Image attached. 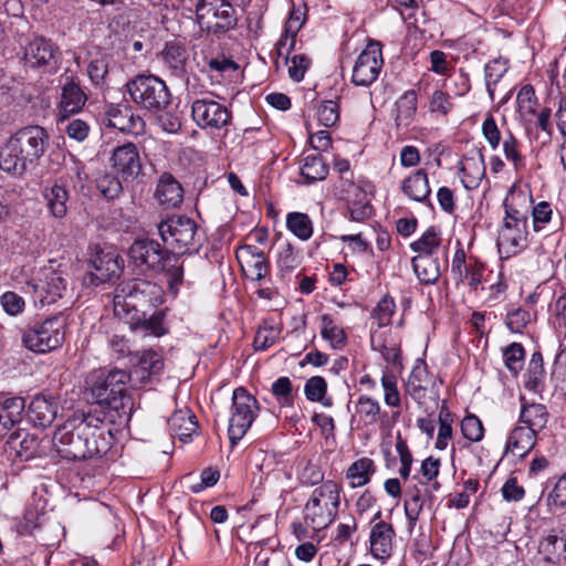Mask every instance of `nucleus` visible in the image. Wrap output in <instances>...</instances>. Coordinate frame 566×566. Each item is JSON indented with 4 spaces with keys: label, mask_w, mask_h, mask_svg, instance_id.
Returning <instances> with one entry per match:
<instances>
[{
    "label": "nucleus",
    "mask_w": 566,
    "mask_h": 566,
    "mask_svg": "<svg viewBox=\"0 0 566 566\" xmlns=\"http://www.w3.org/2000/svg\"><path fill=\"white\" fill-rule=\"evenodd\" d=\"M53 443L63 459H99L109 453L114 436L98 415L82 412L75 413L56 429Z\"/></svg>",
    "instance_id": "f257e3e1"
},
{
    "label": "nucleus",
    "mask_w": 566,
    "mask_h": 566,
    "mask_svg": "<svg viewBox=\"0 0 566 566\" xmlns=\"http://www.w3.org/2000/svg\"><path fill=\"white\" fill-rule=\"evenodd\" d=\"M129 371L120 368H99L86 379L87 389L95 403L107 410L113 422L127 423L133 413Z\"/></svg>",
    "instance_id": "f03ea898"
},
{
    "label": "nucleus",
    "mask_w": 566,
    "mask_h": 566,
    "mask_svg": "<svg viewBox=\"0 0 566 566\" xmlns=\"http://www.w3.org/2000/svg\"><path fill=\"white\" fill-rule=\"evenodd\" d=\"M504 217L496 240L501 255L511 258L520 254L530 244L528 218L530 206L523 193L506 197L503 202Z\"/></svg>",
    "instance_id": "7ed1b4c3"
},
{
    "label": "nucleus",
    "mask_w": 566,
    "mask_h": 566,
    "mask_svg": "<svg viewBox=\"0 0 566 566\" xmlns=\"http://www.w3.org/2000/svg\"><path fill=\"white\" fill-rule=\"evenodd\" d=\"M159 234L174 254L197 253L202 244L205 234L197 222L186 216H172L160 222Z\"/></svg>",
    "instance_id": "20e7f679"
},
{
    "label": "nucleus",
    "mask_w": 566,
    "mask_h": 566,
    "mask_svg": "<svg viewBox=\"0 0 566 566\" xmlns=\"http://www.w3.org/2000/svg\"><path fill=\"white\" fill-rule=\"evenodd\" d=\"M340 486L332 481H325L314 489L304 507L305 523L314 531H321L331 525L340 504Z\"/></svg>",
    "instance_id": "39448f33"
},
{
    "label": "nucleus",
    "mask_w": 566,
    "mask_h": 566,
    "mask_svg": "<svg viewBox=\"0 0 566 566\" xmlns=\"http://www.w3.org/2000/svg\"><path fill=\"white\" fill-rule=\"evenodd\" d=\"M22 346L35 354H46L62 346L65 337V321L51 316L20 329Z\"/></svg>",
    "instance_id": "423d86ee"
},
{
    "label": "nucleus",
    "mask_w": 566,
    "mask_h": 566,
    "mask_svg": "<svg viewBox=\"0 0 566 566\" xmlns=\"http://www.w3.org/2000/svg\"><path fill=\"white\" fill-rule=\"evenodd\" d=\"M159 294V286L145 280H132L120 283L115 289L113 297L114 312L117 316H133L145 312L147 306L154 305Z\"/></svg>",
    "instance_id": "0eeeda50"
},
{
    "label": "nucleus",
    "mask_w": 566,
    "mask_h": 566,
    "mask_svg": "<svg viewBox=\"0 0 566 566\" xmlns=\"http://www.w3.org/2000/svg\"><path fill=\"white\" fill-rule=\"evenodd\" d=\"M126 87L133 102L147 111H160L170 103L166 83L153 73H139Z\"/></svg>",
    "instance_id": "6e6552de"
},
{
    "label": "nucleus",
    "mask_w": 566,
    "mask_h": 566,
    "mask_svg": "<svg viewBox=\"0 0 566 566\" xmlns=\"http://www.w3.org/2000/svg\"><path fill=\"white\" fill-rule=\"evenodd\" d=\"M259 410L258 400L245 388L239 387L233 390L228 427V436L232 444H237L245 436Z\"/></svg>",
    "instance_id": "1a4fd4ad"
},
{
    "label": "nucleus",
    "mask_w": 566,
    "mask_h": 566,
    "mask_svg": "<svg viewBox=\"0 0 566 566\" xmlns=\"http://www.w3.org/2000/svg\"><path fill=\"white\" fill-rule=\"evenodd\" d=\"M88 268L83 276V285L95 287L118 279L123 270V260L115 252H105L99 245L90 247Z\"/></svg>",
    "instance_id": "9d476101"
},
{
    "label": "nucleus",
    "mask_w": 566,
    "mask_h": 566,
    "mask_svg": "<svg viewBox=\"0 0 566 566\" xmlns=\"http://www.w3.org/2000/svg\"><path fill=\"white\" fill-rule=\"evenodd\" d=\"M191 116L198 127L210 132L222 129L232 118L227 106L208 98L196 99L192 103Z\"/></svg>",
    "instance_id": "9b49d317"
},
{
    "label": "nucleus",
    "mask_w": 566,
    "mask_h": 566,
    "mask_svg": "<svg viewBox=\"0 0 566 566\" xmlns=\"http://www.w3.org/2000/svg\"><path fill=\"white\" fill-rule=\"evenodd\" d=\"M49 136L40 126H28L17 132L9 140L21 154L28 166L33 165L43 154Z\"/></svg>",
    "instance_id": "f8f14e48"
},
{
    "label": "nucleus",
    "mask_w": 566,
    "mask_h": 566,
    "mask_svg": "<svg viewBox=\"0 0 566 566\" xmlns=\"http://www.w3.org/2000/svg\"><path fill=\"white\" fill-rule=\"evenodd\" d=\"M169 252L153 239H136L128 250L132 263L144 271H158Z\"/></svg>",
    "instance_id": "ddd939ff"
},
{
    "label": "nucleus",
    "mask_w": 566,
    "mask_h": 566,
    "mask_svg": "<svg viewBox=\"0 0 566 566\" xmlns=\"http://www.w3.org/2000/svg\"><path fill=\"white\" fill-rule=\"evenodd\" d=\"M104 124L135 136L145 133L146 123L128 104H111L104 112Z\"/></svg>",
    "instance_id": "4468645a"
},
{
    "label": "nucleus",
    "mask_w": 566,
    "mask_h": 566,
    "mask_svg": "<svg viewBox=\"0 0 566 566\" xmlns=\"http://www.w3.org/2000/svg\"><path fill=\"white\" fill-rule=\"evenodd\" d=\"M484 263L475 256L467 260L465 251L460 241H457V250L451 262V273L458 282L464 283L476 291L482 283Z\"/></svg>",
    "instance_id": "2eb2a0df"
},
{
    "label": "nucleus",
    "mask_w": 566,
    "mask_h": 566,
    "mask_svg": "<svg viewBox=\"0 0 566 566\" xmlns=\"http://www.w3.org/2000/svg\"><path fill=\"white\" fill-rule=\"evenodd\" d=\"M535 559L537 566H560L566 563V524L542 538Z\"/></svg>",
    "instance_id": "dca6fc26"
},
{
    "label": "nucleus",
    "mask_w": 566,
    "mask_h": 566,
    "mask_svg": "<svg viewBox=\"0 0 566 566\" xmlns=\"http://www.w3.org/2000/svg\"><path fill=\"white\" fill-rule=\"evenodd\" d=\"M111 166L124 181H134L143 171L138 148L133 143H125L114 148Z\"/></svg>",
    "instance_id": "f3484780"
},
{
    "label": "nucleus",
    "mask_w": 566,
    "mask_h": 566,
    "mask_svg": "<svg viewBox=\"0 0 566 566\" xmlns=\"http://www.w3.org/2000/svg\"><path fill=\"white\" fill-rule=\"evenodd\" d=\"M237 258L241 263L247 277L252 281H261L270 270V263L265 253L255 245L245 244L237 251Z\"/></svg>",
    "instance_id": "a211bd4d"
},
{
    "label": "nucleus",
    "mask_w": 566,
    "mask_h": 566,
    "mask_svg": "<svg viewBox=\"0 0 566 566\" xmlns=\"http://www.w3.org/2000/svg\"><path fill=\"white\" fill-rule=\"evenodd\" d=\"M395 536V528L388 522L379 521L371 525L369 549L374 558L386 560L391 556Z\"/></svg>",
    "instance_id": "6ab92c4d"
},
{
    "label": "nucleus",
    "mask_w": 566,
    "mask_h": 566,
    "mask_svg": "<svg viewBox=\"0 0 566 566\" xmlns=\"http://www.w3.org/2000/svg\"><path fill=\"white\" fill-rule=\"evenodd\" d=\"M86 99V94L73 78L66 82L62 86L61 97L57 103V122L63 123L71 115L78 113L85 105Z\"/></svg>",
    "instance_id": "aec40b11"
},
{
    "label": "nucleus",
    "mask_w": 566,
    "mask_h": 566,
    "mask_svg": "<svg viewBox=\"0 0 566 566\" xmlns=\"http://www.w3.org/2000/svg\"><path fill=\"white\" fill-rule=\"evenodd\" d=\"M155 198L167 209L177 208L184 200V188L170 172H163L156 185Z\"/></svg>",
    "instance_id": "412c9836"
},
{
    "label": "nucleus",
    "mask_w": 566,
    "mask_h": 566,
    "mask_svg": "<svg viewBox=\"0 0 566 566\" xmlns=\"http://www.w3.org/2000/svg\"><path fill=\"white\" fill-rule=\"evenodd\" d=\"M538 433L527 427L516 426L509 434L505 446V453L513 457L524 458L536 446Z\"/></svg>",
    "instance_id": "4be33fe9"
},
{
    "label": "nucleus",
    "mask_w": 566,
    "mask_h": 566,
    "mask_svg": "<svg viewBox=\"0 0 566 566\" xmlns=\"http://www.w3.org/2000/svg\"><path fill=\"white\" fill-rule=\"evenodd\" d=\"M401 191L410 200L428 202L431 193L428 174L424 169H417L401 182Z\"/></svg>",
    "instance_id": "5701e85b"
},
{
    "label": "nucleus",
    "mask_w": 566,
    "mask_h": 566,
    "mask_svg": "<svg viewBox=\"0 0 566 566\" xmlns=\"http://www.w3.org/2000/svg\"><path fill=\"white\" fill-rule=\"evenodd\" d=\"M417 93L415 90L406 91L395 103L392 117L398 132L406 129L413 122L417 114Z\"/></svg>",
    "instance_id": "b1692460"
},
{
    "label": "nucleus",
    "mask_w": 566,
    "mask_h": 566,
    "mask_svg": "<svg viewBox=\"0 0 566 566\" xmlns=\"http://www.w3.org/2000/svg\"><path fill=\"white\" fill-rule=\"evenodd\" d=\"M54 59L53 44L45 39H34L25 48L24 61L25 65L29 67L51 66Z\"/></svg>",
    "instance_id": "393cba45"
},
{
    "label": "nucleus",
    "mask_w": 566,
    "mask_h": 566,
    "mask_svg": "<svg viewBox=\"0 0 566 566\" xmlns=\"http://www.w3.org/2000/svg\"><path fill=\"white\" fill-rule=\"evenodd\" d=\"M170 432L174 437L186 442L199 430L197 418L191 410H178L168 420Z\"/></svg>",
    "instance_id": "a878e982"
},
{
    "label": "nucleus",
    "mask_w": 566,
    "mask_h": 566,
    "mask_svg": "<svg viewBox=\"0 0 566 566\" xmlns=\"http://www.w3.org/2000/svg\"><path fill=\"white\" fill-rule=\"evenodd\" d=\"M24 408V399L21 397L7 398L0 403V437L22 421Z\"/></svg>",
    "instance_id": "bb28decb"
},
{
    "label": "nucleus",
    "mask_w": 566,
    "mask_h": 566,
    "mask_svg": "<svg viewBox=\"0 0 566 566\" xmlns=\"http://www.w3.org/2000/svg\"><path fill=\"white\" fill-rule=\"evenodd\" d=\"M411 265L421 284H436L441 275L440 262L436 255H416Z\"/></svg>",
    "instance_id": "cd10ccee"
},
{
    "label": "nucleus",
    "mask_w": 566,
    "mask_h": 566,
    "mask_svg": "<svg viewBox=\"0 0 566 566\" xmlns=\"http://www.w3.org/2000/svg\"><path fill=\"white\" fill-rule=\"evenodd\" d=\"M206 12L212 21L237 25L235 11L228 0H200L196 12Z\"/></svg>",
    "instance_id": "c85d7f7f"
},
{
    "label": "nucleus",
    "mask_w": 566,
    "mask_h": 566,
    "mask_svg": "<svg viewBox=\"0 0 566 566\" xmlns=\"http://www.w3.org/2000/svg\"><path fill=\"white\" fill-rule=\"evenodd\" d=\"M549 413L542 403H523L520 412V423L539 433L547 424Z\"/></svg>",
    "instance_id": "c756f323"
},
{
    "label": "nucleus",
    "mask_w": 566,
    "mask_h": 566,
    "mask_svg": "<svg viewBox=\"0 0 566 566\" xmlns=\"http://www.w3.org/2000/svg\"><path fill=\"white\" fill-rule=\"evenodd\" d=\"M66 286L65 279L61 274L52 272L46 276L45 282L35 285L34 289L39 292L42 304H53L63 296L66 292Z\"/></svg>",
    "instance_id": "7c9ffc66"
},
{
    "label": "nucleus",
    "mask_w": 566,
    "mask_h": 566,
    "mask_svg": "<svg viewBox=\"0 0 566 566\" xmlns=\"http://www.w3.org/2000/svg\"><path fill=\"white\" fill-rule=\"evenodd\" d=\"M57 407L42 395L35 396L29 406L30 419L35 426L48 427L56 417Z\"/></svg>",
    "instance_id": "2f4dec72"
},
{
    "label": "nucleus",
    "mask_w": 566,
    "mask_h": 566,
    "mask_svg": "<svg viewBox=\"0 0 566 566\" xmlns=\"http://www.w3.org/2000/svg\"><path fill=\"white\" fill-rule=\"evenodd\" d=\"M545 378L546 371L544 369L543 355L541 352H534L525 374V388L541 395L545 389Z\"/></svg>",
    "instance_id": "473e14b6"
},
{
    "label": "nucleus",
    "mask_w": 566,
    "mask_h": 566,
    "mask_svg": "<svg viewBox=\"0 0 566 566\" xmlns=\"http://www.w3.org/2000/svg\"><path fill=\"white\" fill-rule=\"evenodd\" d=\"M44 198L46 206L55 218H63L66 212V202L69 200V191L63 179H59L51 188L45 189Z\"/></svg>",
    "instance_id": "72a5a7b5"
},
{
    "label": "nucleus",
    "mask_w": 566,
    "mask_h": 566,
    "mask_svg": "<svg viewBox=\"0 0 566 566\" xmlns=\"http://www.w3.org/2000/svg\"><path fill=\"white\" fill-rule=\"evenodd\" d=\"M164 370V360L159 353L146 349L140 353L138 366L135 373L139 375V381L146 384L153 376H158Z\"/></svg>",
    "instance_id": "f704fd0d"
},
{
    "label": "nucleus",
    "mask_w": 566,
    "mask_h": 566,
    "mask_svg": "<svg viewBox=\"0 0 566 566\" xmlns=\"http://www.w3.org/2000/svg\"><path fill=\"white\" fill-rule=\"evenodd\" d=\"M462 185L467 189L479 187L481 180L485 176V164L483 155L478 157H467L461 167Z\"/></svg>",
    "instance_id": "c9c22d12"
},
{
    "label": "nucleus",
    "mask_w": 566,
    "mask_h": 566,
    "mask_svg": "<svg viewBox=\"0 0 566 566\" xmlns=\"http://www.w3.org/2000/svg\"><path fill=\"white\" fill-rule=\"evenodd\" d=\"M376 467L370 458H360L353 462L346 471V478L350 481L352 488H360L370 482Z\"/></svg>",
    "instance_id": "e433bc0d"
},
{
    "label": "nucleus",
    "mask_w": 566,
    "mask_h": 566,
    "mask_svg": "<svg viewBox=\"0 0 566 566\" xmlns=\"http://www.w3.org/2000/svg\"><path fill=\"white\" fill-rule=\"evenodd\" d=\"M21 156L12 143L8 140L0 151V168L13 176H21L29 167Z\"/></svg>",
    "instance_id": "4c0bfd02"
},
{
    "label": "nucleus",
    "mask_w": 566,
    "mask_h": 566,
    "mask_svg": "<svg viewBox=\"0 0 566 566\" xmlns=\"http://www.w3.org/2000/svg\"><path fill=\"white\" fill-rule=\"evenodd\" d=\"M382 64L380 43L370 42L358 55L353 71H381Z\"/></svg>",
    "instance_id": "58836bf2"
},
{
    "label": "nucleus",
    "mask_w": 566,
    "mask_h": 566,
    "mask_svg": "<svg viewBox=\"0 0 566 566\" xmlns=\"http://www.w3.org/2000/svg\"><path fill=\"white\" fill-rule=\"evenodd\" d=\"M355 412L359 422L368 427L377 423L381 413V407L378 400L367 395H361L357 399Z\"/></svg>",
    "instance_id": "ea45409f"
},
{
    "label": "nucleus",
    "mask_w": 566,
    "mask_h": 566,
    "mask_svg": "<svg viewBox=\"0 0 566 566\" xmlns=\"http://www.w3.org/2000/svg\"><path fill=\"white\" fill-rule=\"evenodd\" d=\"M329 168L327 163L318 154L307 155L303 159L301 175L308 181L315 182L324 180L328 175Z\"/></svg>",
    "instance_id": "a19ab883"
},
{
    "label": "nucleus",
    "mask_w": 566,
    "mask_h": 566,
    "mask_svg": "<svg viewBox=\"0 0 566 566\" xmlns=\"http://www.w3.org/2000/svg\"><path fill=\"white\" fill-rule=\"evenodd\" d=\"M427 378L428 371L426 366H415L407 380L405 390L418 403H421V400L426 397Z\"/></svg>",
    "instance_id": "79ce46f5"
},
{
    "label": "nucleus",
    "mask_w": 566,
    "mask_h": 566,
    "mask_svg": "<svg viewBox=\"0 0 566 566\" xmlns=\"http://www.w3.org/2000/svg\"><path fill=\"white\" fill-rule=\"evenodd\" d=\"M321 321V335L323 339L328 342L334 349H342L347 342L345 331L335 324L334 318L329 314H323Z\"/></svg>",
    "instance_id": "37998d69"
},
{
    "label": "nucleus",
    "mask_w": 566,
    "mask_h": 566,
    "mask_svg": "<svg viewBox=\"0 0 566 566\" xmlns=\"http://www.w3.org/2000/svg\"><path fill=\"white\" fill-rule=\"evenodd\" d=\"M178 255L179 254L169 252L165 258V264H163V268H158L157 271L165 273L169 290L175 294L178 292L179 285L184 279V269L182 264L179 262Z\"/></svg>",
    "instance_id": "c03bdc74"
},
{
    "label": "nucleus",
    "mask_w": 566,
    "mask_h": 566,
    "mask_svg": "<svg viewBox=\"0 0 566 566\" xmlns=\"http://www.w3.org/2000/svg\"><path fill=\"white\" fill-rule=\"evenodd\" d=\"M441 244V235L436 227H429L422 235L410 244V249L417 252V255H434Z\"/></svg>",
    "instance_id": "a18cd8bd"
},
{
    "label": "nucleus",
    "mask_w": 566,
    "mask_h": 566,
    "mask_svg": "<svg viewBox=\"0 0 566 566\" xmlns=\"http://www.w3.org/2000/svg\"><path fill=\"white\" fill-rule=\"evenodd\" d=\"M286 228L302 241L308 240L313 234V222L303 212H290L286 216Z\"/></svg>",
    "instance_id": "49530a36"
},
{
    "label": "nucleus",
    "mask_w": 566,
    "mask_h": 566,
    "mask_svg": "<svg viewBox=\"0 0 566 566\" xmlns=\"http://www.w3.org/2000/svg\"><path fill=\"white\" fill-rule=\"evenodd\" d=\"M20 432H14L10 436L8 443L12 449L17 451L19 457H25L27 459L33 457L36 453L39 447L38 438L33 434L24 432L22 439Z\"/></svg>",
    "instance_id": "de8ad7c7"
},
{
    "label": "nucleus",
    "mask_w": 566,
    "mask_h": 566,
    "mask_svg": "<svg viewBox=\"0 0 566 566\" xmlns=\"http://www.w3.org/2000/svg\"><path fill=\"white\" fill-rule=\"evenodd\" d=\"M504 365L513 375H517L524 366L525 349L520 343H511L503 348Z\"/></svg>",
    "instance_id": "09e8293b"
},
{
    "label": "nucleus",
    "mask_w": 566,
    "mask_h": 566,
    "mask_svg": "<svg viewBox=\"0 0 566 566\" xmlns=\"http://www.w3.org/2000/svg\"><path fill=\"white\" fill-rule=\"evenodd\" d=\"M301 260V254L295 252L290 243L285 244L279 252L277 258V266L281 275L284 277L291 274L300 266Z\"/></svg>",
    "instance_id": "8fccbe9b"
},
{
    "label": "nucleus",
    "mask_w": 566,
    "mask_h": 566,
    "mask_svg": "<svg viewBox=\"0 0 566 566\" xmlns=\"http://www.w3.org/2000/svg\"><path fill=\"white\" fill-rule=\"evenodd\" d=\"M381 386L384 389V400L388 407L398 408L401 405L398 381L395 374L385 371L381 376Z\"/></svg>",
    "instance_id": "3c124183"
},
{
    "label": "nucleus",
    "mask_w": 566,
    "mask_h": 566,
    "mask_svg": "<svg viewBox=\"0 0 566 566\" xmlns=\"http://www.w3.org/2000/svg\"><path fill=\"white\" fill-rule=\"evenodd\" d=\"M396 304L391 296L384 295L371 313V317L377 322L378 327L388 326L395 313Z\"/></svg>",
    "instance_id": "603ef678"
},
{
    "label": "nucleus",
    "mask_w": 566,
    "mask_h": 566,
    "mask_svg": "<svg viewBox=\"0 0 566 566\" xmlns=\"http://www.w3.org/2000/svg\"><path fill=\"white\" fill-rule=\"evenodd\" d=\"M96 186L106 199H116L123 192V185L117 174H104L97 179Z\"/></svg>",
    "instance_id": "864d4df0"
},
{
    "label": "nucleus",
    "mask_w": 566,
    "mask_h": 566,
    "mask_svg": "<svg viewBox=\"0 0 566 566\" xmlns=\"http://www.w3.org/2000/svg\"><path fill=\"white\" fill-rule=\"evenodd\" d=\"M132 318L136 319L137 326L142 327L145 332L153 334L157 337L166 333V329L164 327V317L163 314L160 313L153 314L147 318L146 313L143 312L137 316H132Z\"/></svg>",
    "instance_id": "5fc2aeb1"
},
{
    "label": "nucleus",
    "mask_w": 566,
    "mask_h": 566,
    "mask_svg": "<svg viewBox=\"0 0 566 566\" xmlns=\"http://www.w3.org/2000/svg\"><path fill=\"white\" fill-rule=\"evenodd\" d=\"M316 116L324 127H333L339 120V106L336 102L328 99L317 106Z\"/></svg>",
    "instance_id": "6e6d98bb"
},
{
    "label": "nucleus",
    "mask_w": 566,
    "mask_h": 566,
    "mask_svg": "<svg viewBox=\"0 0 566 566\" xmlns=\"http://www.w3.org/2000/svg\"><path fill=\"white\" fill-rule=\"evenodd\" d=\"M197 22L200 27L201 31H206L208 34L216 35L217 38L222 36L228 31L235 28L233 24H229V22L223 23L220 21H212L210 17L203 12H196Z\"/></svg>",
    "instance_id": "4d7b16f0"
},
{
    "label": "nucleus",
    "mask_w": 566,
    "mask_h": 566,
    "mask_svg": "<svg viewBox=\"0 0 566 566\" xmlns=\"http://www.w3.org/2000/svg\"><path fill=\"white\" fill-rule=\"evenodd\" d=\"M161 55L168 67L172 71H178L184 67L187 52L182 46L176 43H167Z\"/></svg>",
    "instance_id": "13d9d810"
},
{
    "label": "nucleus",
    "mask_w": 566,
    "mask_h": 566,
    "mask_svg": "<svg viewBox=\"0 0 566 566\" xmlns=\"http://www.w3.org/2000/svg\"><path fill=\"white\" fill-rule=\"evenodd\" d=\"M461 432L471 442H479L483 439L484 427L475 415H468L461 421Z\"/></svg>",
    "instance_id": "bf43d9fd"
},
{
    "label": "nucleus",
    "mask_w": 566,
    "mask_h": 566,
    "mask_svg": "<svg viewBox=\"0 0 566 566\" xmlns=\"http://www.w3.org/2000/svg\"><path fill=\"white\" fill-rule=\"evenodd\" d=\"M423 507V499L420 490L415 488L409 492V499L405 501V514L408 520L409 526L413 527L419 520V515Z\"/></svg>",
    "instance_id": "052dcab7"
},
{
    "label": "nucleus",
    "mask_w": 566,
    "mask_h": 566,
    "mask_svg": "<svg viewBox=\"0 0 566 566\" xmlns=\"http://www.w3.org/2000/svg\"><path fill=\"white\" fill-rule=\"evenodd\" d=\"M306 6H292L289 19L285 22V34L294 39L306 20Z\"/></svg>",
    "instance_id": "680f3d73"
},
{
    "label": "nucleus",
    "mask_w": 566,
    "mask_h": 566,
    "mask_svg": "<svg viewBox=\"0 0 566 566\" xmlns=\"http://www.w3.org/2000/svg\"><path fill=\"white\" fill-rule=\"evenodd\" d=\"M327 392V382L322 376L308 378L304 386V394L310 401H323Z\"/></svg>",
    "instance_id": "e2e57ef3"
},
{
    "label": "nucleus",
    "mask_w": 566,
    "mask_h": 566,
    "mask_svg": "<svg viewBox=\"0 0 566 566\" xmlns=\"http://www.w3.org/2000/svg\"><path fill=\"white\" fill-rule=\"evenodd\" d=\"M516 103L523 115L535 114L536 96L532 85H524L517 93Z\"/></svg>",
    "instance_id": "0e129e2a"
},
{
    "label": "nucleus",
    "mask_w": 566,
    "mask_h": 566,
    "mask_svg": "<svg viewBox=\"0 0 566 566\" xmlns=\"http://www.w3.org/2000/svg\"><path fill=\"white\" fill-rule=\"evenodd\" d=\"M530 321V313L524 308L517 307L506 314L505 324L512 333H522Z\"/></svg>",
    "instance_id": "69168bd1"
},
{
    "label": "nucleus",
    "mask_w": 566,
    "mask_h": 566,
    "mask_svg": "<svg viewBox=\"0 0 566 566\" xmlns=\"http://www.w3.org/2000/svg\"><path fill=\"white\" fill-rule=\"evenodd\" d=\"M292 382L289 377H280L272 385V394L282 406H290L293 402Z\"/></svg>",
    "instance_id": "338daca9"
},
{
    "label": "nucleus",
    "mask_w": 566,
    "mask_h": 566,
    "mask_svg": "<svg viewBox=\"0 0 566 566\" xmlns=\"http://www.w3.org/2000/svg\"><path fill=\"white\" fill-rule=\"evenodd\" d=\"M0 303L4 312L11 316L21 314L25 308V302L23 297L11 291H8L1 295Z\"/></svg>",
    "instance_id": "774afa93"
}]
</instances>
